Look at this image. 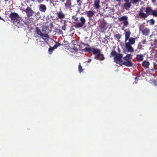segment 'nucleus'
Returning a JSON list of instances; mask_svg holds the SVG:
<instances>
[{
	"label": "nucleus",
	"mask_w": 157,
	"mask_h": 157,
	"mask_svg": "<svg viewBox=\"0 0 157 157\" xmlns=\"http://www.w3.org/2000/svg\"><path fill=\"white\" fill-rule=\"evenodd\" d=\"M151 24L153 25L154 24L155 21L153 19H151L150 20Z\"/></svg>",
	"instance_id": "obj_34"
},
{
	"label": "nucleus",
	"mask_w": 157,
	"mask_h": 157,
	"mask_svg": "<svg viewBox=\"0 0 157 157\" xmlns=\"http://www.w3.org/2000/svg\"><path fill=\"white\" fill-rule=\"evenodd\" d=\"M130 33L129 32H126L125 33V39H128L129 38Z\"/></svg>",
	"instance_id": "obj_25"
},
{
	"label": "nucleus",
	"mask_w": 157,
	"mask_h": 157,
	"mask_svg": "<svg viewBox=\"0 0 157 157\" xmlns=\"http://www.w3.org/2000/svg\"><path fill=\"white\" fill-rule=\"evenodd\" d=\"M60 45V44L58 42L56 43V44L52 47H50L48 49V52L49 54H51L54 49L56 48L58 46Z\"/></svg>",
	"instance_id": "obj_9"
},
{
	"label": "nucleus",
	"mask_w": 157,
	"mask_h": 157,
	"mask_svg": "<svg viewBox=\"0 0 157 157\" xmlns=\"http://www.w3.org/2000/svg\"><path fill=\"white\" fill-rule=\"evenodd\" d=\"M155 41H156V42H157V40H155Z\"/></svg>",
	"instance_id": "obj_49"
},
{
	"label": "nucleus",
	"mask_w": 157,
	"mask_h": 157,
	"mask_svg": "<svg viewBox=\"0 0 157 157\" xmlns=\"http://www.w3.org/2000/svg\"><path fill=\"white\" fill-rule=\"evenodd\" d=\"M144 10V8L143 7H142L140 9L139 15L142 18H144L145 17H147V15L146 14L143 13Z\"/></svg>",
	"instance_id": "obj_10"
},
{
	"label": "nucleus",
	"mask_w": 157,
	"mask_h": 157,
	"mask_svg": "<svg viewBox=\"0 0 157 157\" xmlns=\"http://www.w3.org/2000/svg\"><path fill=\"white\" fill-rule=\"evenodd\" d=\"M125 41H126V40H125Z\"/></svg>",
	"instance_id": "obj_53"
},
{
	"label": "nucleus",
	"mask_w": 157,
	"mask_h": 157,
	"mask_svg": "<svg viewBox=\"0 0 157 157\" xmlns=\"http://www.w3.org/2000/svg\"><path fill=\"white\" fill-rule=\"evenodd\" d=\"M153 68L154 69H155V66H156V63L155 62H153Z\"/></svg>",
	"instance_id": "obj_37"
},
{
	"label": "nucleus",
	"mask_w": 157,
	"mask_h": 157,
	"mask_svg": "<svg viewBox=\"0 0 157 157\" xmlns=\"http://www.w3.org/2000/svg\"><path fill=\"white\" fill-rule=\"evenodd\" d=\"M91 59H89L87 61V62L88 63H89L91 61Z\"/></svg>",
	"instance_id": "obj_40"
},
{
	"label": "nucleus",
	"mask_w": 157,
	"mask_h": 157,
	"mask_svg": "<svg viewBox=\"0 0 157 157\" xmlns=\"http://www.w3.org/2000/svg\"><path fill=\"white\" fill-rule=\"evenodd\" d=\"M72 18V19H74L75 21H78V18L76 17V16H73Z\"/></svg>",
	"instance_id": "obj_32"
},
{
	"label": "nucleus",
	"mask_w": 157,
	"mask_h": 157,
	"mask_svg": "<svg viewBox=\"0 0 157 157\" xmlns=\"http://www.w3.org/2000/svg\"><path fill=\"white\" fill-rule=\"evenodd\" d=\"M154 83L155 85L157 86V81H155L154 82Z\"/></svg>",
	"instance_id": "obj_41"
},
{
	"label": "nucleus",
	"mask_w": 157,
	"mask_h": 157,
	"mask_svg": "<svg viewBox=\"0 0 157 157\" xmlns=\"http://www.w3.org/2000/svg\"><path fill=\"white\" fill-rule=\"evenodd\" d=\"M78 71L80 73L82 72L83 71V70L82 68V67L80 63H79L78 65Z\"/></svg>",
	"instance_id": "obj_26"
},
{
	"label": "nucleus",
	"mask_w": 157,
	"mask_h": 157,
	"mask_svg": "<svg viewBox=\"0 0 157 157\" xmlns=\"http://www.w3.org/2000/svg\"><path fill=\"white\" fill-rule=\"evenodd\" d=\"M128 49V52H133L134 51L133 48H132V46L128 48H127Z\"/></svg>",
	"instance_id": "obj_27"
},
{
	"label": "nucleus",
	"mask_w": 157,
	"mask_h": 157,
	"mask_svg": "<svg viewBox=\"0 0 157 157\" xmlns=\"http://www.w3.org/2000/svg\"><path fill=\"white\" fill-rule=\"evenodd\" d=\"M135 79H136V77L135 78Z\"/></svg>",
	"instance_id": "obj_51"
},
{
	"label": "nucleus",
	"mask_w": 157,
	"mask_h": 157,
	"mask_svg": "<svg viewBox=\"0 0 157 157\" xmlns=\"http://www.w3.org/2000/svg\"><path fill=\"white\" fill-rule=\"evenodd\" d=\"M153 11L150 7H147L146 8V12L148 14L151 15Z\"/></svg>",
	"instance_id": "obj_22"
},
{
	"label": "nucleus",
	"mask_w": 157,
	"mask_h": 157,
	"mask_svg": "<svg viewBox=\"0 0 157 157\" xmlns=\"http://www.w3.org/2000/svg\"><path fill=\"white\" fill-rule=\"evenodd\" d=\"M80 22L77 23L75 26L76 28H78L82 27L86 22V20L84 17H81L80 18Z\"/></svg>",
	"instance_id": "obj_4"
},
{
	"label": "nucleus",
	"mask_w": 157,
	"mask_h": 157,
	"mask_svg": "<svg viewBox=\"0 0 157 157\" xmlns=\"http://www.w3.org/2000/svg\"><path fill=\"white\" fill-rule=\"evenodd\" d=\"M66 25L65 24L63 26H62V28L63 30H65Z\"/></svg>",
	"instance_id": "obj_35"
},
{
	"label": "nucleus",
	"mask_w": 157,
	"mask_h": 157,
	"mask_svg": "<svg viewBox=\"0 0 157 157\" xmlns=\"http://www.w3.org/2000/svg\"><path fill=\"white\" fill-rule=\"evenodd\" d=\"M124 1L125 2H128L129 0H124Z\"/></svg>",
	"instance_id": "obj_42"
},
{
	"label": "nucleus",
	"mask_w": 157,
	"mask_h": 157,
	"mask_svg": "<svg viewBox=\"0 0 157 157\" xmlns=\"http://www.w3.org/2000/svg\"><path fill=\"white\" fill-rule=\"evenodd\" d=\"M94 58L97 59L102 60L104 59L105 58L103 55L100 53V54H97V56L95 57Z\"/></svg>",
	"instance_id": "obj_12"
},
{
	"label": "nucleus",
	"mask_w": 157,
	"mask_h": 157,
	"mask_svg": "<svg viewBox=\"0 0 157 157\" xmlns=\"http://www.w3.org/2000/svg\"><path fill=\"white\" fill-rule=\"evenodd\" d=\"M118 40V42L120 41V40Z\"/></svg>",
	"instance_id": "obj_50"
},
{
	"label": "nucleus",
	"mask_w": 157,
	"mask_h": 157,
	"mask_svg": "<svg viewBox=\"0 0 157 157\" xmlns=\"http://www.w3.org/2000/svg\"><path fill=\"white\" fill-rule=\"evenodd\" d=\"M86 13L87 14V16L89 18L92 17L94 14V12L90 10L87 11Z\"/></svg>",
	"instance_id": "obj_18"
},
{
	"label": "nucleus",
	"mask_w": 157,
	"mask_h": 157,
	"mask_svg": "<svg viewBox=\"0 0 157 157\" xmlns=\"http://www.w3.org/2000/svg\"><path fill=\"white\" fill-rule=\"evenodd\" d=\"M78 40H72V43L74 45L79 46V47H81L82 45H83L84 46H85V44L82 42L79 43H77V41Z\"/></svg>",
	"instance_id": "obj_11"
},
{
	"label": "nucleus",
	"mask_w": 157,
	"mask_h": 157,
	"mask_svg": "<svg viewBox=\"0 0 157 157\" xmlns=\"http://www.w3.org/2000/svg\"><path fill=\"white\" fill-rule=\"evenodd\" d=\"M131 5V3L128 2H126V3L124 4V7L126 9L129 8Z\"/></svg>",
	"instance_id": "obj_21"
},
{
	"label": "nucleus",
	"mask_w": 157,
	"mask_h": 157,
	"mask_svg": "<svg viewBox=\"0 0 157 157\" xmlns=\"http://www.w3.org/2000/svg\"><path fill=\"white\" fill-rule=\"evenodd\" d=\"M150 65V63L148 61L146 60H144L143 61L142 65V66L145 67V68H147L149 67Z\"/></svg>",
	"instance_id": "obj_16"
},
{
	"label": "nucleus",
	"mask_w": 157,
	"mask_h": 157,
	"mask_svg": "<svg viewBox=\"0 0 157 157\" xmlns=\"http://www.w3.org/2000/svg\"><path fill=\"white\" fill-rule=\"evenodd\" d=\"M39 9L41 12H45L47 10V8L45 5L40 4L39 5Z\"/></svg>",
	"instance_id": "obj_15"
},
{
	"label": "nucleus",
	"mask_w": 157,
	"mask_h": 157,
	"mask_svg": "<svg viewBox=\"0 0 157 157\" xmlns=\"http://www.w3.org/2000/svg\"><path fill=\"white\" fill-rule=\"evenodd\" d=\"M71 6V0H66V2L65 3V7L66 8H70Z\"/></svg>",
	"instance_id": "obj_17"
},
{
	"label": "nucleus",
	"mask_w": 157,
	"mask_h": 157,
	"mask_svg": "<svg viewBox=\"0 0 157 157\" xmlns=\"http://www.w3.org/2000/svg\"><path fill=\"white\" fill-rule=\"evenodd\" d=\"M115 37L116 38L119 39L121 38V35L119 34H117L115 35Z\"/></svg>",
	"instance_id": "obj_33"
},
{
	"label": "nucleus",
	"mask_w": 157,
	"mask_h": 157,
	"mask_svg": "<svg viewBox=\"0 0 157 157\" xmlns=\"http://www.w3.org/2000/svg\"><path fill=\"white\" fill-rule=\"evenodd\" d=\"M143 56L142 54L137 55L136 59L138 61H142L143 60Z\"/></svg>",
	"instance_id": "obj_19"
},
{
	"label": "nucleus",
	"mask_w": 157,
	"mask_h": 157,
	"mask_svg": "<svg viewBox=\"0 0 157 157\" xmlns=\"http://www.w3.org/2000/svg\"><path fill=\"white\" fill-rule=\"evenodd\" d=\"M100 1L99 0H94V7L96 9H99L100 8Z\"/></svg>",
	"instance_id": "obj_13"
},
{
	"label": "nucleus",
	"mask_w": 157,
	"mask_h": 157,
	"mask_svg": "<svg viewBox=\"0 0 157 157\" xmlns=\"http://www.w3.org/2000/svg\"><path fill=\"white\" fill-rule=\"evenodd\" d=\"M49 25L51 29L53 27V24L52 22H50V23Z\"/></svg>",
	"instance_id": "obj_36"
},
{
	"label": "nucleus",
	"mask_w": 157,
	"mask_h": 157,
	"mask_svg": "<svg viewBox=\"0 0 157 157\" xmlns=\"http://www.w3.org/2000/svg\"><path fill=\"white\" fill-rule=\"evenodd\" d=\"M30 0L34 2L35 0Z\"/></svg>",
	"instance_id": "obj_47"
},
{
	"label": "nucleus",
	"mask_w": 157,
	"mask_h": 157,
	"mask_svg": "<svg viewBox=\"0 0 157 157\" xmlns=\"http://www.w3.org/2000/svg\"><path fill=\"white\" fill-rule=\"evenodd\" d=\"M92 48H88L87 47H86L84 49H83L82 50L83 51H85V52H92Z\"/></svg>",
	"instance_id": "obj_23"
},
{
	"label": "nucleus",
	"mask_w": 157,
	"mask_h": 157,
	"mask_svg": "<svg viewBox=\"0 0 157 157\" xmlns=\"http://www.w3.org/2000/svg\"><path fill=\"white\" fill-rule=\"evenodd\" d=\"M64 1V0H63L62 1V2H63Z\"/></svg>",
	"instance_id": "obj_52"
},
{
	"label": "nucleus",
	"mask_w": 157,
	"mask_h": 157,
	"mask_svg": "<svg viewBox=\"0 0 157 157\" xmlns=\"http://www.w3.org/2000/svg\"><path fill=\"white\" fill-rule=\"evenodd\" d=\"M132 56L130 54H128L126 56L123 58V59L124 60L123 61L122 64L127 67H131L133 64L131 62V59H132Z\"/></svg>",
	"instance_id": "obj_2"
},
{
	"label": "nucleus",
	"mask_w": 157,
	"mask_h": 157,
	"mask_svg": "<svg viewBox=\"0 0 157 157\" xmlns=\"http://www.w3.org/2000/svg\"><path fill=\"white\" fill-rule=\"evenodd\" d=\"M56 14L58 18L59 19H63L65 17L64 13H63L61 10L58 12H57Z\"/></svg>",
	"instance_id": "obj_8"
},
{
	"label": "nucleus",
	"mask_w": 157,
	"mask_h": 157,
	"mask_svg": "<svg viewBox=\"0 0 157 157\" xmlns=\"http://www.w3.org/2000/svg\"><path fill=\"white\" fill-rule=\"evenodd\" d=\"M125 46L126 48L131 46V44L129 43H126Z\"/></svg>",
	"instance_id": "obj_29"
},
{
	"label": "nucleus",
	"mask_w": 157,
	"mask_h": 157,
	"mask_svg": "<svg viewBox=\"0 0 157 157\" xmlns=\"http://www.w3.org/2000/svg\"><path fill=\"white\" fill-rule=\"evenodd\" d=\"M151 15H153L154 16H157V12H155L154 10H153Z\"/></svg>",
	"instance_id": "obj_30"
},
{
	"label": "nucleus",
	"mask_w": 157,
	"mask_h": 157,
	"mask_svg": "<svg viewBox=\"0 0 157 157\" xmlns=\"http://www.w3.org/2000/svg\"><path fill=\"white\" fill-rule=\"evenodd\" d=\"M129 43L131 44H134L135 42V40H128Z\"/></svg>",
	"instance_id": "obj_28"
},
{
	"label": "nucleus",
	"mask_w": 157,
	"mask_h": 157,
	"mask_svg": "<svg viewBox=\"0 0 157 157\" xmlns=\"http://www.w3.org/2000/svg\"><path fill=\"white\" fill-rule=\"evenodd\" d=\"M10 17L12 20L15 21H18L20 17H19L18 14L17 13H11L10 15Z\"/></svg>",
	"instance_id": "obj_5"
},
{
	"label": "nucleus",
	"mask_w": 157,
	"mask_h": 157,
	"mask_svg": "<svg viewBox=\"0 0 157 157\" xmlns=\"http://www.w3.org/2000/svg\"><path fill=\"white\" fill-rule=\"evenodd\" d=\"M44 0H37L39 3H40L41 2H43Z\"/></svg>",
	"instance_id": "obj_38"
},
{
	"label": "nucleus",
	"mask_w": 157,
	"mask_h": 157,
	"mask_svg": "<svg viewBox=\"0 0 157 157\" xmlns=\"http://www.w3.org/2000/svg\"><path fill=\"white\" fill-rule=\"evenodd\" d=\"M139 0H131V2L133 4L138 2Z\"/></svg>",
	"instance_id": "obj_31"
},
{
	"label": "nucleus",
	"mask_w": 157,
	"mask_h": 157,
	"mask_svg": "<svg viewBox=\"0 0 157 157\" xmlns=\"http://www.w3.org/2000/svg\"><path fill=\"white\" fill-rule=\"evenodd\" d=\"M121 0H116V1L120 2Z\"/></svg>",
	"instance_id": "obj_45"
},
{
	"label": "nucleus",
	"mask_w": 157,
	"mask_h": 157,
	"mask_svg": "<svg viewBox=\"0 0 157 157\" xmlns=\"http://www.w3.org/2000/svg\"><path fill=\"white\" fill-rule=\"evenodd\" d=\"M77 2H78L80 1V0H77Z\"/></svg>",
	"instance_id": "obj_44"
},
{
	"label": "nucleus",
	"mask_w": 157,
	"mask_h": 157,
	"mask_svg": "<svg viewBox=\"0 0 157 157\" xmlns=\"http://www.w3.org/2000/svg\"><path fill=\"white\" fill-rule=\"evenodd\" d=\"M146 40H144L142 41V43H143V44H146Z\"/></svg>",
	"instance_id": "obj_39"
},
{
	"label": "nucleus",
	"mask_w": 157,
	"mask_h": 157,
	"mask_svg": "<svg viewBox=\"0 0 157 157\" xmlns=\"http://www.w3.org/2000/svg\"><path fill=\"white\" fill-rule=\"evenodd\" d=\"M36 29L37 34L40 35L42 38H49V33L51 31V30L49 29V26L43 25L42 31L38 27L36 28Z\"/></svg>",
	"instance_id": "obj_1"
},
{
	"label": "nucleus",
	"mask_w": 157,
	"mask_h": 157,
	"mask_svg": "<svg viewBox=\"0 0 157 157\" xmlns=\"http://www.w3.org/2000/svg\"><path fill=\"white\" fill-rule=\"evenodd\" d=\"M25 11L28 17H30L32 16L33 11L29 7H28L25 9Z\"/></svg>",
	"instance_id": "obj_7"
},
{
	"label": "nucleus",
	"mask_w": 157,
	"mask_h": 157,
	"mask_svg": "<svg viewBox=\"0 0 157 157\" xmlns=\"http://www.w3.org/2000/svg\"><path fill=\"white\" fill-rule=\"evenodd\" d=\"M122 56L123 55L122 54L117 53L114 58V61L117 64L122 63L123 61L121 59Z\"/></svg>",
	"instance_id": "obj_3"
},
{
	"label": "nucleus",
	"mask_w": 157,
	"mask_h": 157,
	"mask_svg": "<svg viewBox=\"0 0 157 157\" xmlns=\"http://www.w3.org/2000/svg\"><path fill=\"white\" fill-rule=\"evenodd\" d=\"M27 2H29V0H27Z\"/></svg>",
	"instance_id": "obj_46"
},
{
	"label": "nucleus",
	"mask_w": 157,
	"mask_h": 157,
	"mask_svg": "<svg viewBox=\"0 0 157 157\" xmlns=\"http://www.w3.org/2000/svg\"><path fill=\"white\" fill-rule=\"evenodd\" d=\"M140 30H141V32L143 34L147 35L149 33V30L147 28H144L142 29H141V28H140Z\"/></svg>",
	"instance_id": "obj_14"
},
{
	"label": "nucleus",
	"mask_w": 157,
	"mask_h": 157,
	"mask_svg": "<svg viewBox=\"0 0 157 157\" xmlns=\"http://www.w3.org/2000/svg\"><path fill=\"white\" fill-rule=\"evenodd\" d=\"M117 52L115 50H113L110 53V56H115L117 55Z\"/></svg>",
	"instance_id": "obj_24"
},
{
	"label": "nucleus",
	"mask_w": 157,
	"mask_h": 157,
	"mask_svg": "<svg viewBox=\"0 0 157 157\" xmlns=\"http://www.w3.org/2000/svg\"><path fill=\"white\" fill-rule=\"evenodd\" d=\"M129 39H132V40H133V39H135L134 38H130Z\"/></svg>",
	"instance_id": "obj_43"
},
{
	"label": "nucleus",
	"mask_w": 157,
	"mask_h": 157,
	"mask_svg": "<svg viewBox=\"0 0 157 157\" xmlns=\"http://www.w3.org/2000/svg\"><path fill=\"white\" fill-rule=\"evenodd\" d=\"M92 52L94 54H98L101 53V51L99 49H95L94 48H92Z\"/></svg>",
	"instance_id": "obj_20"
},
{
	"label": "nucleus",
	"mask_w": 157,
	"mask_h": 157,
	"mask_svg": "<svg viewBox=\"0 0 157 157\" xmlns=\"http://www.w3.org/2000/svg\"><path fill=\"white\" fill-rule=\"evenodd\" d=\"M9 0H5V1H8Z\"/></svg>",
	"instance_id": "obj_48"
},
{
	"label": "nucleus",
	"mask_w": 157,
	"mask_h": 157,
	"mask_svg": "<svg viewBox=\"0 0 157 157\" xmlns=\"http://www.w3.org/2000/svg\"><path fill=\"white\" fill-rule=\"evenodd\" d=\"M127 20L128 17L125 16H122L118 18V21H124L123 22L124 26H127L128 25V23Z\"/></svg>",
	"instance_id": "obj_6"
}]
</instances>
